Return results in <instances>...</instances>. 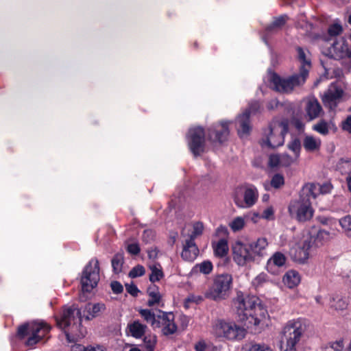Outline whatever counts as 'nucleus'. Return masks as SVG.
<instances>
[{
	"label": "nucleus",
	"mask_w": 351,
	"mask_h": 351,
	"mask_svg": "<svg viewBox=\"0 0 351 351\" xmlns=\"http://www.w3.org/2000/svg\"><path fill=\"white\" fill-rule=\"evenodd\" d=\"M234 306L240 321L247 328L256 330L265 324L267 311L261 305L257 297L238 294L234 300Z\"/></svg>",
	"instance_id": "f257e3e1"
},
{
	"label": "nucleus",
	"mask_w": 351,
	"mask_h": 351,
	"mask_svg": "<svg viewBox=\"0 0 351 351\" xmlns=\"http://www.w3.org/2000/svg\"><path fill=\"white\" fill-rule=\"evenodd\" d=\"M311 186H302L298 199L291 201L288 211L290 216L300 222H306L311 219L314 214L311 194Z\"/></svg>",
	"instance_id": "f03ea898"
},
{
	"label": "nucleus",
	"mask_w": 351,
	"mask_h": 351,
	"mask_svg": "<svg viewBox=\"0 0 351 351\" xmlns=\"http://www.w3.org/2000/svg\"><path fill=\"white\" fill-rule=\"evenodd\" d=\"M58 326L64 330L65 335L69 342L75 341L83 337L82 332H76L78 327L81 326L82 315L80 310L75 306L63 309L60 319H57Z\"/></svg>",
	"instance_id": "7ed1b4c3"
},
{
	"label": "nucleus",
	"mask_w": 351,
	"mask_h": 351,
	"mask_svg": "<svg viewBox=\"0 0 351 351\" xmlns=\"http://www.w3.org/2000/svg\"><path fill=\"white\" fill-rule=\"evenodd\" d=\"M305 331V326L300 319L289 321L282 330V351H298Z\"/></svg>",
	"instance_id": "20e7f679"
},
{
	"label": "nucleus",
	"mask_w": 351,
	"mask_h": 351,
	"mask_svg": "<svg viewBox=\"0 0 351 351\" xmlns=\"http://www.w3.org/2000/svg\"><path fill=\"white\" fill-rule=\"evenodd\" d=\"M99 280V261L91 259L84 267L81 277L82 294L80 295L81 301H85V293H90L96 287Z\"/></svg>",
	"instance_id": "39448f33"
},
{
	"label": "nucleus",
	"mask_w": 351,
	"mask_h": 351,
	"mask_svg": "<svg viewBox=\"0 0 351 351\" xmlns=\"http://www.w3.org/2000/svg\"><path fill=\"white\" fill-rule=\"evenodd\" d=\"M287 132L288 121L287 119L273 120L269 125V133L262 141V145L270 148L282 146Z\"/></svg>",
	"instance_id": "423d86ee"
},
{
	"label": "nucleus",
	"mask_w": 351,
	"mask_h": 351,
	"mask_svg": "<svg viewBox=\"0 0 351 351\" xmlns=\"http://www.w3.org/2000/svg\"><path fill=\"white\" fill-rule=\"evenodd\" d=\"M232 278L231 275L223 274L216 276L210 287L205 292L206 298L214 301L225 300L230 290Z\"/></svg>",
	"instance_id": "0eeeda50"
},
{
	"label": "nucleus",
	"mask_w": 351,
	"mask_h": 351,
	"mask_svg": "<svg viewBox=\"0 0 351 351\" xmlns=\"http://www.w3.org/2000/svg\"><path fill=\"white\" fill-rule=\"evenodd\" d=\"M50 327L43 322H32L22 325L18 328V335L23 339L29 335L26 345L32 346L40 341L49 332Z\"/></svg>",
	"instance_id": "6e6552de"
},
{
	"label": "nucleus",
	"mask_w": 351,
	"mask_h": 351,
	"mask_svg": "<svg viewBox=\"0 0 351 351\" xmlns=\"http://www.w3.org/2000/svg\"><path fill=\"white\" fill-rule=\"evenodd\" d=\"M213 332L216 337H223L230 341H239L243 339L246 331L233 322L217 321L213 326Z\"/></svg>",
	"instance_id": "1a4fd4ad"
},
{
	"label": "nucleus",
	"mask_w": 351,
	"mask_h": 351,
	"mask_svg": "<svg viewBox=\"0 0 351 351\" xmlns=\"http://www.w3.org/2000/svg\"><path fill=\"white\" fill-rule=\"evenodd\" d=\"M304 76L294 74L288 77H282L277 74H273L271 78V85L274 90L281 93H290L295 88L299 87L306 82Z\"/></svg>",
	"instance_id": "9d476101"
},
{
	"label": "nucleus",
	"mask_w": 351,
	"mask_h": 351,
	"mask_svg": "<svg viewBox=\"0 0 351 351\" xmlns=\"http://www.w3.org/2000/svg\"><path fill=\"white\" fill-rule=\"evenodd\" d=\"M258 197L257 189L253 185L238 187L234 195V202L240 208H250Z\"/></svg>",
	"instance_id": "9b49d317"
},
{
	"label": "nucleus",
	"mask_w": 351,
	"mask_h": 351,
	"mask_svg": "<svg viewBox=\"0 0 351 351\" xmlns=\"http://www.w3.org/2000/svg\"><path fill=\"white\" fill-rule=\"evenodd\" d=\"M186 139L189 147L195 156L204 152L205 148V133L201 127H195L189 129Z\"/></svg>",
	"instance_id": "f8f14e48"
},
{
	"label": "nucleus",
	"mask_w": 351,
	"mask_h": 351,
	"mask_svg": "<svg viewBox=\"0 0 351 351\" xmlns=\"http://www.w3.org/2000/svg\"><path fill=\"white\" fill-rule=\"evenodd\" d=\"M232 258L239 266H245L254 261L248 243L237 241L232 244Z\"/></svg>",
	"instance_id": "ddd939ff"
},
{
	"label": "nucleus",
	"mask_w": 351,
	"mask_h": 351,
	"mask_svg": "<svg viewBox=\"0 0 351 351\" xmlns=\"http://www.w3.org/2000/svg\"><path fill=\"white\" fill-rule=\"evenodd\" d=\"M313 247V239L307 236L290 250L292 259L299 263H305L309 258L310 250Z\"/></svg>",
	"instance_id": "4468645a"
},
{
	"label": "nucleus",
	"mask_w": 351,
	"mask_h": 351,
	"mask_svg": "<svg viewBox=\"0 0 351 351\" xmlns=\"http://www.w3.org/2000/svg\"><path fill=\"white\" fill-rule=\"evenodd\" d=\"M329 53L335 59H348L346 69L348 73L351 71V46H348L343 39L335 40L329 48Z\"/></svg>",
	"instance_id": "2eb2a0df"
},
{
	"label": "nucleus",
	"mask_w": 351,
	"mask_h": 351,
	"mask_svg": "<svg viewBox=\"0 0 351 351\" xmlns=\"http://www.w3.org/2000/svg\"><path fill=\"white\" fill-rule=\"evenodd\" d=\"M343 91L336 83H332L322 96V101L324 106L330 110H334L337 106Z\"/></svg>",
	"instance_id": "dca6fc26"
},
{
	"label": "nucleus",
	"mask_w": 351,
	"mask_h": 351,
	"mask_svg": "<svg viewBox=\"0 0 351 351\" xmlns=\"http://www.w3.org/2000/svg\"><path fill=\"white\" fill-rule=\"evenodd\" d=\"M174 319L175 316L173 313L158 311L157 321L158 326L156 328H162V332L165 335L174 334L177 330Z\"/></svg>",
	"instance_id": "f3484780"
},
{
	"label": "nucleus",
	"mask_w": 351,
	"mask_h": 351,
	"mask_svg": "<svg viewBox=\"0 0 351 351\" xmlns=\"http://www.w3.org/2000/svg\"><path fill=\"white\" fill-rule=\"evenodd\" d=\"M228 124V121H221L209 128L208 138L210 141L219 143L226 141L229 135Z\"/></svg>",
	"instance_id": "a211bd4d"
},
{
	"label": "nucleus",
	"mask_w": 351,
	"mask_h": 351,
	"mask_svg": "<svg viewBox=\"0 0 351 351\" xmlns=\"http://www.w3.org/2000/svg\"><path fill=\"white\" fill-rule=\"evenodd\" d=\"M250 117V112L245 111L237 118L236 126L238 134L241 138L248 135L251 130Z\"/></svg>",
	"instance_id": "6ab92c4d"
},
{
	"label": "nucleus",
	"mask_w": 351,
	"mask_h": 351,
	"mask_svg": "<svg viewBox=\"0 0 351 351\" xmlns=\"http://www.w3.org/2000/svg\"><path fill=\"white\" fill-rule=\"evenodd\" d=\"M254 258L263 257L267 255L268 241L265 237H260L256 241L248 243Z\"/></svg>",
	"instance_id": "aec40b11"
},
{
	"label": "nucleus",
	"mask_w": 351,
	"mask_h": 351,
	"mask_svg": "<svg viewBox=\"0 0 351 351\" xmlns=\"http://www.w3.org/2000/svg\"><path fill=\"white\" fill-rule=\"evenodd\" d=\"M305 112L310 121L318 118L323 112L322 108L315 98H309L306 103Z\"/></svg>",
	"instance_id": "412c9836"
},
{
	"label": "nucleus",
	"mask_w": 351,
	"mask_h": 351,
	"mask_svg": "<svg viewBox=\"0 0 351 351\" xmlns=\"http://www.w3.org/2000/svg\"><path fill=\"white\" fill-rule=\"evenodd\" d=\"M199 250L195 243L192 240H184L183 244V250L182 252V257L184 260L187 261H193L197 256Z\"/></svg>",
	"instance_id": "4be33fe9"
},
{
	"label": "nucleus",
	"mask_w": 351,
	"mask_h": 351,
	"mask_svg": "<svg viewBox=\"0 0 351 351\" xmlns=\"http://www.w3.org/2000/svg\"><path fill=\"white\" fill-rule=\"evenodd\" d=\"M298 60L300 62V75H304L306 79L311 68V62L307 58L308 51H305L302 47L297 48Z\"/></svg>",
	"instance_id": "5701e85b"
},
{
	"label": "nucleus",
	"mask_w": 351,
	"mask_h": 351,
	"mask_svg": "<svg viewBox=\"0 0 351 351\" xmlns=\"http://www.w3.org/2000/svg\"><path fill=\"white\" fill-rule=\"evenodd\" d=\"M127 329L132 337L136 339H140L144 336L147 326L140 322V321L135 320L128 324Z\"/></svg>",
	"instance_id": "b1692460"
},
{
	"label": "nucleus",
	"mask_w": 351,
	"mask_h": 351,
	"mask_svg": "<svg viewBox=\"0 0 351 351\" xmlns=\"http://www.w3.org/2000/svg\"><path fill=\"white\" fill-rule=\"evenodd\" d=\"M311 186L312 193L308 194L313 199H315L319 194H326L331 191L332 185L330 183H324L322 185H318L314 183H306L303 186Z\"/></svg>",
	"instance_id": "393cba45"
},
{
	"label": "nucleus",
	"mask_w": 351,
	"mask_h": 351,
	"mask_svg": "<svg viewBox=\"0 0 351 351\" xmlns=\"http://www.w3.org/2000/svg\"><path fill=\"white\" fill-rule=\"evenodd\" d=\"M106 306L103 303L91 304L88 303L86 305L84 312L87 313L86 315V319H90L93 317L99 316L104 310Z\"/></svg>",
	"instance_id": "a878e982"
},
{
	"label": "nucleus",
	"mask_w": 351,
	"mask_h": 351,
	"mask_svg": "<svg viewBox=\"0 0 351 351\" xmlns=\"http://www.w3.org/2000/svg\"><path fill=\"white\" fill-rule=\"evenodd\" d=\"M300 282V276L299 273L295 270L288 271L283 277L284 284L289 288L296 287Z\"/></svg>",
	"instance_id": "bb28decb"
},
{
	"label": "nucleus",
	"mask_w": 351,
	"mask_h": 351,
	"mask_svg": "<svg viewBox=\"0 0 351 351\" xmlns=\"http://www.w3.org/2000/svg\"><path fill=\"white\" fill-rule=\"evenodd\" d=\"M322 141L319 138L306 136L303 141V146L307 152H313L319 149Z\"/></svg>",
	"instance_id": "cd10ccee"
},
{
	"label": "nucleus",
	"mask_w": 351,
	"mask_h": 351,
	"mask_svg": "<svg viewBox=\"0 0 351 351\" xmlns=\"http://www.w3.org/2000/svg\"><path fill=\"white\" fill-rule=\"evenodd\" d=\"M147 293L149 296L147 304L149 306H154L160 303L162 296L156 286L153 285L148 287Z\"/></svg>",
	"instance_id": "c85d7f7f"
},
{
	"label": "nucleus",
	"mask_w": 351,
	"mask_h": 351,
	"mask_svg": "<svg viewBox=\"0 0 351 351\" xmlns=\"http://www.w3.org/2000/svg\"><path fill=\"white\" fill-rule=\"evenodd\" d=\"M138 313L144 320L149 324L152 328H156V326H158V322H157L158 314L155 315V313L149 309H141Z\"/></svg>",
	"instance_id": "c756f323"
},
{
	"label": "nucleus",
	"mask_w": 351,
	"mask_h": 351,
	"mask_svg": "<svg viewBox=\"0 0 351 351\" xmlns=\"http://www.w3.org/2000/svg\"><path fill=\"white\" fill-rule=\"evenodd\" d=\"M149 269L152 273L149 275V280L152 282L159 281L163 278L164 274L162 272V267L159 263H154L149 265Z\"/></svg>",
	"instance_id": "7c9ffc66"
},
{
	"label": "nucleus",
	"mask_w": 351,
	"mask_h": 351,
	"mask_svg": "<svg viewBox=\"0 0 351 351\" xmlns=\"http://www.w3.org/2000/svg\"><path fill=\"white\" fill-rule=\"evenodd\" d=\"M215 254L219 257L226 256L228 251V243L225 239H220L217 243L213 244Z\"/></svg>",
	"instance_id": "2f4dec72"
},
{
	"label": "nucleus",
	"mask_w": 351,
	"mask_h": 351,
	"mask_svg": "<svg viewBox=\"0 0 351 351\" xmlns=\"http://www.w3.org/2000/svg\"><path fill=\"white\" fill-rule=\"evenodd\" d=\"M330 123L324 119H321L317 123L313 125V130L317 133L326 136L329 134Z\"/></svg>",
	"instance_id": "473e14b6"
},
{
	"label": "nucleus",
	"mask_w": 351,
	"mask_h": 351,
	"mask_svg": "<svg viewBox=\"0 0 351 351\" xmlns=\"http://www.w3.org/2000/svg\"><path fill=\"white\" fill-rule=\"evenodd\" d=\"M123 262L124 258L123 253H117L113 256L111 263L114 273L119 274L122 271Z\"/></svg>",
	"instance_id": "72a5a7b5"
},
{
	"label": "nucleus",
	"mask_w": 351,
	"mask_h": 351,
	"mask_svg": "<svg viewBox=\"0 0 351 351\" xmlns=\"http://www.w3.org/2000/svg\"><path fill=\"white\" fill-rule=\"evenodd\" d=\"M246 224V221L243 217H234L230 223L229 227L232 232H237L243 230Z\"/></svg>",
	"instance_id": "f704fd0d"
},
{
	"label": "nucleus",
	"mask_w": 351,
	"mask_h": 351,
	"mask_svg": "<svg viewBox=\"0 0 351 351\" xmlns=\"http://www.w3.org/2000/svg\"><path fill=\"white\" fill-rule=\"evenodd\" d=\"M156 343L155 335H148L144 337L143 342V351H154Z\"/></svg>",
	"instance_id": "c9c22d12"
},
{
	"label": "nucleus",
	"mask_w": 351,
	"mask_h": 351,
	"mask_svg": "<svg viewBox=\"0 0 351 351\" xmlns=\"http://www.w3.org/2000/svg\"><path fill=\"white\" fill-rule=\"evenodd\" d=\"M288 149L293 153V156L298 158L301 150V142L299 138H293L287 144Z\"/></svg>",
	"instance_id": "e433bc0d"
},
{
	"label": "nucleus",
	"mask_w": 351,
	"mask_h": 351,
	"mask_svg": "<svg viewBox=\"0 0 351 351\" xmlns=\"http://www.w3.org/2000/svg\"><path fill=\"white\" fill-rule=\"evenodd\" d=\"M348 306L347 302L339 297L332 298L330 302V306L337 311L345 309Z\"/></svg>",
	"instance_id": "4c0bfd02"
},
{
	"label": "nucleus",
	"mask_w": 351,
	"mask_h": 351,
	"mask_svg": "<svg viewBox=\"0 0 351 351\" xmlns=\"http://www.w3.org/2000/svg\"><path fill=\"white\" fill-rule=\"evenodd\" d=\"M287 16L286 15L280 16L276 18L272 23L267 27V31L270 32L274 29L281 28L286 23Z\"/></svg>",
	"instance_id": "58836bf2"
},
{
	"label": "nucleus",
	"mask_w": 351,
	"mask_h": 351,
	"mask_svg": "<svg viewBox=\"0 0 351 351\" xmlns=\"http://www.w3.org/2000/svg\"><path fill=\"white\" fill-rule=\"evenodd\" d=\"M204 226L201 222H196L193 224V232L188 236L186 240L195 241V239L201 235L203 232Z\"/></svg>",
	"instance_id": "ea45409f"
},
{
	"label": "nucleus",
	"mask_w": 351,
	"mask_h": 351,
	"mask_svg": "<svg viewBox=\"0 0 351 351\" xmlns=\"http://www.w3.org/2000/svg\"><path fill=\"white\" fill-rule=\"evenodd\" d=\"M344 343L343 340H338L329 343L325 346L323 351H343Z\"/></svg>",
	"instance_id": "a19ab883"
},
{
	"label": "nucleus",
	"mask_w": 351,
	"mask_h": 351,
	"mask_svg": "<svg viewBox=\"0 0 351 351\" xmlns=\"http://www.w3.org/2000/svg\"><path fill=\"white\" fill-rule=\"evenodd\" d=\"M203 301V297L198 295L190 294L184 300V306L189 308L192 303L199 304Z\"/></svg>",
	"instance_id": "79ce46f5"
},
{
	"label": "nucleus",
	"mask_w": 351,
	"mask_h": 351,
	"mask_svg": "<svg viewBox=\"0 0 351 351\" xmlns=\"http://www.w3.org/2000/svg\"><path fill=\"white\" fill-rule=\"evenodd\" d=\"M286 261L285 256L281 252H276L274 255L270 258L269 262L272 263L278 267L282 266Z\"/></svg>",
	"instance_id": "37998d69"
},
{
	"label": "nucleus",
	"mask_w": 351,
	"mask_h": 351,
	"mask_svg": "<svg viewBox=\"0 0 351 351\" xmlns=\"http://www.w3.org/2000/svg\"><path fill=\"white\" fill-rule=\"evenodd\" d=\"M268 165L271 168L282 167L281 165L280 154H271L269 157Z\"/></svg>",
	"instance_id": "c03bdc74"
},
{
	"label": "nucleus",
	"mask_w": 351,
	"mask_h": 351,
	"mask_svg": "<svg viewBox=\"0 0 351 351\" xmlns=\"http://www.w3.org/2000/svg\"><path fill=\"white\" fill-rule=\"evenodd\" d=\"M332 238V234L325 230H319L316 235V241L322 244L329 241Z\"/></svg>",
	"instance_id": "a18cd8bd"
},
{
	"label": "nucleus",
	"mask_w": 351,
	"mask_h": 351,
	"mask_svg": "<svg viewBox=\"0 0 351 351\" xmlns=\"http://www.w3.org/2000/svg\"><path fill=\"white\" fill-rule=\"evenodd\" d=\"M339 223L341 228L347 233L348 235L351 234V216L347 215L339 219Z\"/></svg>",
	"instance_id": "49530a36"
},
{
	"label": "nucleus",
	"mask_w": 351,
	"mask_h": 351,
	"mask_svg": "<svg viewBox=\"0 0 351 351\" xmlns=\"http://www.w3.org/2000/svg\"><path fill=\"white\" fill-rule=\"evenodd\" d=\"M195 267L198 268L199 271L204 274H208L213 270V265L211 262L208 261H205L199 264H197Z\"/></svg>",
	"instance_id": "de8ad7c7"
},
{
	"label": "nucleus",
	"mask_w": 351,
	"mask_h": 351,
	"mask_svg": "<svg viewBox=\"0 0 351 351\" xmlns=\"http://www.w3.org/2000/svg\"><path fill=\"white\" fill-rule=\"evenodd\" d=\"M285 184V178L280 173L275 174L271 180V185L275 189H278L282 186Z\"/></svg>",
	"instance_id": "09e8293b"
},
{
	"label": "nucleus",
	"mask_w": 351,
	"mask_h": 351,
	"mask_svg": "<svg viewBox=\"0 0 351 351\" xmlns=\"http://www.w3.org/2000/svg\"><path fill=\"white\" fill-rule=\"evenodd\" d=\"M280 158L282 167H289L298 160L294 156H291L286 153L280 154Z\"/></svg>",
	"instance_id": "8fccbe9b"
},
{
	"label": "nucleus",
	"mask_w": 351,
	"mask_h": 351,
	"mask_svg": "<svg viewBox=\"0 0 351 351\" xmlns=\"http://www.w3.org/2000/svg\"><path fill=\"white\" fill-rule=\"evenodd\" d=\"M145 274V267L141 265H138L133 267L130 273L129 276L132 278H137L143 276Z\"/></svg>",
	"instance_id": "3c124183"
},
{
	"label": "nucleus",
	"mask_w": 351,
	"mask_h": 351,
	"mask_svg": "<svg viewBox=\"0 0 351 351\" xmlns=\"http://www.w3.org/2000/svg\"><path fill=\"white\" fill-rule=\"evenodd\" d=\"M342 31V26L337 23L330 25L328 29V34L331 36H337L341 34Z\"/></svg>",
	"instance_id": "603ef678"
},
{
	"label": "nucleus",
	"mask_w": 351,
	"mask_h": 351,
	"mask_svg": "<svg viewBox=\"0 0 351 351\" xmlns=\"http://www.w3.org/2000/svg\"><path fill=\"white\" fill-rule=\"evenodd\" d=\"M245 351H273L269 346L265 344L254 343Z\"/></svg>",
	"instance_id": "864d4df0"
},
{
	"label": "nucleus",
	"mask_w": 351,
	"mask_h": 351,
	"mask_svg": "<svg viewBox=\"0 0 351 351\" xmlns=\"http://www.w3.org/2000/svg\"><path fill=\"white\" fill-rule=\"evenodd\" d=\"M341 128L343 131L351 134V115H348L341 121Z\"/></svg>",
	"instance_id": "5fc2aeb1"
},
{
	"label": "nucleus",
	"mask_w": 351,
	"mask_h": 351,
	"mask_svg": "<svg viewBox=\"0 0 351 351\" xmlns=\"http://www.w3.org/2000/svg\"><path fill=\"white\" fill-rule=\"evenodd\" d=\"M298 27L304 29L306 33L310 32L313 28L312 24L306 21L303 19H301V21L298 23Z\"/></svg>",
	"instance_id": "6e6d98bb"
},
{
	"label": "nucleus",
	"mask_w": 351,
	"mask_h": 351,
	"mask_svg": "<svg viewBox=\"0 0 351 351\" xmlns=\"http://www.w3.org/2000/svg\"><path fill=\"white\" fill-rule=\"evenodd\" d=\"M154 233L151 230H144L142 236L143 241L145 243H149L154 240Z\"/></svg>",
	"instance_id": "4d7b16f0"
},
{
	"label": "nucleus",
	"mask_w": 351,
	"mask_h": 351,
	"mask_svg": "<svg viewBox=\"0 0 351 351\" xmlns=\"http://www.w3.org/2000/svg\"><path fill=\"white\" fill-rule=\"evenodd\" d=\"M128 252L132 255H137L140 252V247L138 243H130L127 247Z\"/></svg>",
	"instance_id": "13d9d810"
},
{
	"label": "nucleus",
	"mask_w": 351,
	"mask_h": 351,
	"mask_svg": "<svg viewBox=\"0 0 351 351\" xmlns=\"http://www.w3.org/2000/svg\"><path fill=\"white\" fill-rule=\"evenodd\" d=\"M111 289L113 293L118 294L121 293L123 291L122 285L118 281H113L110 284Z\"/></svg>",
	"instance_id": "bf43d9fd"
},
{
	"label": "nucleus",
	"mask_w": 351,
	"mask_h": 351,
	"mask_svg": "<svg viewBox=\"0 0 351 351\" xmlns=\"http://www.w3.org/2000/svg\"><path fill=\"white\" fill-rule=\"evenodd\" d=\"M125 288L127 291L133 296H136L138 295V293L139 292V290L138 289L137 287L133 283L126 284Z\"/></svg>",
	"instance_id": "052dcab7"
},
{
	"label": "nucleus",
	"mask_w": 351,
	"mask_h": 351,
	"mask_svg": "<svg viewBox=\"0 0 351 351\" xmlns=\"http://www.w3.org/2000/svg\"><path fill=\"white\" fill-rule=\"evenodd\" d=\"M260 108V104L258 101H254L251 103L249 106V108L245 110V111L250 112V115L251 114H254L258 111Z\"/></svg>",
	"instance_id": "680f3d73"
},
{
	"label": "nucleus",
	"mask_w": 351,
	"mask_h": 351,
	"mask_svg": "<svg viewBox=\"0 0 351 351\" xmlns=\"http://www.w3.org/2000/svg\"><path fill=\"white\" fill-rule=\"evenodd\" d=\"M282 104L279 102L277 99H272L269 101H268L267 108L268 110H272L277 109Z\"/></svg>",
	"instance_id": "e2e57ef3"
},
{
	"label": "nucleus",
	"mask_w": 351,
	"mask_h": 351,
	"mask_svg": "<svg viewBox=\"0 0 351 351\" xmlns=\"http://www.w3.org/2000/svg\"><path fill=\"white\" fill-rule=\"evenodd\" d=\"M266 274H261L256 277L254 281V284L258 286L261 285L263 282L266 281Z\"/></svg>",
	"instance_id": "0e129e2a"
},
{
	"label": "nucleus",
	"mask_w": 351,
	"mask_h": 351,
	"mask_svg": "<svg viewBox=\"0 0 351 351\" xmlns=\"http://www.w3.org/2000/svg\"><path fill=\"white\" fill-rule=\"evenodd\" d=\"M158 250L156 247H151L147 250V255L150 259H156L158 257Z\"/></svg>",
	"instance_id": "69168bd1"
},
{
	"label": "nucleus",
	"mask_w": 351,
	"mask_h": 351,
	"mask_svg": "<svg viewBox=\"0 0 351 351\" xmlns=\"http://www.w3.org/2000/svg\"><path fill=\"white\" fill-rule=\"evenodd\" d=\"M274 215V210L271 207H269V208H266L263 214H262V217L264 218V219H269L272 215Z\"/></svg>",
	"instance_id": "338daca9"
},
{
	"label": "nucleus",
	"mask_w": 351,
	"mask_h": 351,
	"mask_svg": "<svg viewBox=\"0 0 351 351\" xmlns=\"http://www.w3.org/2000/svg\"><path fill=\"white\" fill-rule=\"evenodd\" d=\"M86 348H84L82 347L81 345L80 344H77V345H74L73 347H72V351H84V349H85Z\"/></svg>",
	"instance_id": "774afa93"
}]
</instances>
